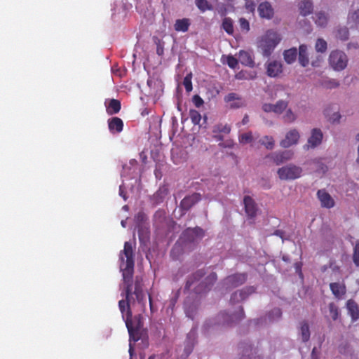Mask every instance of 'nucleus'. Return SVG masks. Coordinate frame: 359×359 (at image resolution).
Masks as SVG:
<instances>
[{
    "label": "nucleus",
    "instance_id": "29",
    "mask_svg": "<svg viewBox=\"0 0 359 359\" xmlns=\"http://www.w3.org/2000/svg\"><path fill=\"white\" fill-rule=\"evenodd\" d=\"M190 25L191 22L189 18L178 19L174 24V28L177 32H186L189 30Z\"/></svg>",
    "mask_w": 359,
    "mask_h": 359
},
{
    "label": "nucleus",
    "instance_id": "55",
    "mask_svg": "<svg viewBox=\"0 0 359 359\" xmlns=\"http://www.w3.org/2000/svg\"><path fill=\"white\" fill-rule=\"evenodd\" d=\"M245 8L248 10L253 11L255 10V4L253 2L252 0L247 1L245 2Z\"/></svg>",
    "mask_w": 359,
    "mask_h": 359
},
{
    "label": "nucleus",
    "instance_id": "44",
    "mask_svg": "<svg viewBox=\"0 0 359 359\" xmlns=\"http://www.w3.org/2000/svg\"><path fill=\"white\" fill-rule=\"evenodd\" d=\"M329 311L332 318L336 320L339 316V310L337 306L334 303L329 304Z\"/></svg>",
    "mask_w": 359,
    "mask_h": 359
},
{
    "label": "nucleus",
    "instance_id": "49",
    "mask_svg": "<svg viewBox=\"0 0 359 359\" xmlns=\"http://www.w3.org/2000/svg\"><path fill=\"white\" fill-rule=\"evenodd\" d=\"M239 25L240 27L243 31L248 32L250 30V23L249 22L244 18H241L239 19Z\"/></svg>",
    "mask_w": 359,
    "mask_h": 359
},
{
    "label": "nucleus",
    "instance_id": "53",
    "mask_svg": "<svg viewBox=\"0 0 359 359\" xmlns=\"http://www.w3.org/2000/svg\"><path fill=\"white\" fill-rule=\"evenodd\" d=\"M328 267L331 269L334 272L340 273V267L336 264L334 261H330Z\"/></svg>",
    "mask_w": 359,
    "mask_h": 359
},
{
    "label": "nucleus",
    "instance_id": "17",
    "mask_svg": "<svg viewBox=\"0 0 359 359\" xmlns=\"http://www.w3.org/2000/svg\"><path fill=\"white\" fill-rule=\"evenodd\" d=\"M294 153L290 150L274 152L270 157L276 165H280L292 158Z\"/></svg>",
    "mask_w": 359,
    "mask_h": 359
},
{
    "label": "nucleus",
    "instance_id": "18",
    "mask_svg": "<svg viewBox=\"0 0 359 359\" xmlns=\"http://www.w3.org/2000/svg\"><path fill=\"white\" fill-rule=\"evenodd\" d=\"M259 15L262 18H266L267 20L271 19L274 15V11L271 5V4L268 1H264L258 6L257 8Z\"/></svg>",
    "mask_w": 359,
    "mask_h": 359
},
{
    "label": "nucleus",
    "instance_id": "54",
    "mask_svg": "<svg viewBox=\"0 0 359 359\" xmlns=\"http://www.w3.org/2000/svg\"><path fill=\"white\" fill-rule=\"evenodd\" d=\"M351 18L355 23L359 22V9L351 14Z\"/></svg>",
    "mask_w": 359,
    "mask_h": 359
},
{
    "label": "nucleus",
    "instance_id": "27",
    "mask_svg": "<svg viewBox=\"0 0 359 359\" xmlns=\"http://www.w3.org/2000/svg\"><path fill=\"white\" fill-rule=\"evenodd\" d=\"M298 60L299 64L305 67L309 63V59L307 54V46L302 44L299 47Z\"/></svg>",
    "mask_w": 359,
    "mask_h": 359
},
{
    "label": "nucleus",
    "instance_id": "36",
    "mask_svg": "<svg viewBox=\"0 0 359 359\" xmlns=\"http://www.w3.org/2000/svg\"><path fill=\"white\" fill-rule=\"evenodd\" d=\"M195 4L201 12L212 9V6L207 0H195Z\"/></svg>",
    "mask_w": 359,
    "mask_h": 359
},
{
    "label": "nucleus",
    "instance_id": "48",
    "mask_svg": "<svg viewBox=\"0 0 359 359\" xmlns=\"http://www.w3.org/2000/svg\"><path fill=\"white\" fill-rule=\"evenodd\" d=\"M224 102H226V103H229L232 101H234V100H238V101H241V97L235 93H229L227 94L224 98Z\"/></svg>",
    "mask_w": 359,
    "mask_h": 359
},
{
    "label": "nucleus",
    "instance_id": "35",
    "mask_svg": "<svg viewBox=\"0 0 359 359\" xmlns=\"http://www.w3.org/2000/svg\"><path fill=\"white\" fill-rule=\"evenodd\" d=\"M231 132V127L228 124L219 123L214 126L212 128L213 133L229 134Z\"/></svg>",
    "mask_w": 359,
    "mask_h": 359
},
{
    "label": "nucleus",
    "instance_id": "64",
    "mask_svg": "<svg viewBox=\"0 0 359 359\" xmlns=\"http://www.w3.org/2000/svg\"><path fill=\"white\" fill-rule=\"evenodd\" d=\"M248 121H249L248 116V115H245V116L243 117V120H242V123H243V125H245V124H247V123H248Z\"/></svg>",
    "mask_w": 359,
    "mask_h": 359
},
{
    "label": "nucleus",
    "instance_id": "62",
    "mask_svg": "<svg viewBox=\"0 0 359 359\" xmlns=\"http://www.w3.org/2000/svg\"><path fill=\"white\" fill-rule=\"evenodd\" d=\"M316 351V348L314 347L311 352V359H318Z\"/></svg>",
    "mask_w": 359,
    "mask_h": 359
},
{
    "label": "nucleus",
    "instance_id": "60",
    "mask_svg": "<svg viewBox=\"0 0 359 359\" xmlns=\"http://www.w3.org/2000/svg\"><path fill=\"white\" fill-rule=\"evenodd\" d=\"M156 53L158 55H161L163 53V48L161 46H158L156 48Z\"/></svg>",
    "mask_w": 359,
    "mask_h": 359
},
{
    "label": "nucleus",
    "instance_id": "7",
    "mask_svg": "<svg viewBox=\"0 0 359 359\" xmlns=\"http://www.w3.org/2000/svg\"><path fill=\"white\" fill-rule=\"evenodd\" d=\"M201 200V195L199 193H193L186 196L180 202L179 208L181 210V215L186 214L192 207Z\"/></svg>",
    "mask_w": 359,
    "mask_h": 359
},
{
    "label": "nucleus",
    "instance_id": "10",
    "mask_svg": "<svg viewBox=\"0 0 359 359\" xmlns=\"http://www.w3.org/2000/svg\"><path fill=\"white\" fill-rule=\"evenodd\" d=\"M238 348L241 356L239 359H261L257 355L256 348H253L251 344L242 342L239 344Z\"/></svg>",
    "mask_w": 359,
    "mask_h": 359
},
{
    "label": "nucleus",
    "instance_id": "23",
    "mask_svg": "<svg viewBox=\"0 0 359 359\" xmlns=\"http://www.w3.org/2000/svg\"><path fill=\"white\" fill-rule=\"evenodd\" d=\"M283 72V66L280 62L272 61L267 65L266 74L270 77L278 76Z\"/></svg>",
    "mask_w": 359,
    "mask_h": 359
},
{
    "label": "nucleus",
    "instance_id": "34",
    "mask_svg": "<svg viewBox=\"0 0 359 359\" xmlns=\"http://www.w3.org/2000/svg\"><path fill=\"white\" fill-rule=\"evenodd\" d=\"M336 37L343 41H347L349 38V30L346 27H339L337 30Z\"/></svg>",
    "mask_w": 359,
    "mask_h": 359
},
{
    "label": "nucleus",
    "instance_id": "43",
    "mask_svg": "<svg viewBox=\"0 0 359 359\" xmlns=\"http://www.w3.org/2000/svg\"><path fill=\"white\" fill-rule=\"evenodd\" d=\"M282 316V311L278 308H275L271 310L269 313V318L270 320L279 319Z\"/></svg>",
    "mask_w": 359,
    "mask_h": 359
},
{
    "label": "nucleus",
    "instance_id": "61",
    "mask_svg": "<svg viewBox=\"0 0 359 359\" xmlns=\"http://www.w3.org/2000/svg\"><path fill=\"white\" fill-rule=\"evenodd\" d=\"M243 104L241 103V102H235V103H233L231 104V108H239L241 107H242Z\"/></svg>",
    "mask_w": 359,
    "mask_h": 359
},
{
    "label": "nucleus",
    "instance_id": "1",
    "mask_svg": "<svg viewBox=\"0 0 359 359\" xmlns=\"http://www.w3.org/2000/svg\"><path fill=\"white\" fill-rule=\"evenodd\" d=\"M134 256L132 244L129 242H126L123 250L120 252V269L122 271L126 299L118 302V307L124 320L128 311H131L130 304L133 294L135 295L137 302L142 304L143 307L145 306L146 304L145 294L142 289V278L137 276L134 285L133 283L135 265Z\"/></svg>",
    "mask_w": 359,
    "mask_h": 359
},
{
    "label": "nucleus",
    "instance_id": "46",
    "mask_svg": "<svg viewBox=\"0 0 359 359\" xmlns=\"http://www.w3.org/2000/svg\"><path fill=\"white\" fill-rule=\"evenodd\" d=\"M353 261L357 266H359V241L356 242L353 248Z\"/></svg>",
    "mask_w": 359,
    "mask_h": 359
},
{
    "label": "nucleus",
    "instance_id": "8",
    "mask_svg": "<svg viewBox=\"0 0 359 359\" xmlns=\"http://www.w3.org/2000/svg\"><path fill=\"white\" fill-rule=\"evenodd\" d=\"M247 280V274L243 273H235L227 276L223 282L226 289L230 290L232 288L237 287L245 283Z\"/></svg>",
    "mask_w": 359,
    "mask_h": 359
},
{
    "label": "nucleus",
    "instance_id": "22",
    "mask_svg": "<svg viewBox=\"0 0 359 359\" xmlns=\"http://www.w3.org/2000/svg\"><path fill=\"white\" fill-rule=\"evenodd\" d=\"M108 128L111 133H120L123 129V122L117 116L108 119Z\"/></svg>",
    "mask_w": 359,
    "mask_h": 359
},
{
    "label": "nucleus",
    "instance_id": "11",
    "mask_svg": "<svg viewBox=\"0 0 359 359\" xmlns=\"http://www.w3.org/2000/svg\"><path fill=\"white\" fill-rule=\"evenodd\" d=\"M147 219V217L143 212H139L135 216V221L138 224V236L140 241L147 239L149 236V228L143 226V223Z\"/></svg>",
    "mask_w": 359,
    "mask_h": 359
},
{
    "label": "nucleus",
    "instance_id": "33",
    "mask_svg": "<svg viewBox=\"0 0 359 359\" xmlns=\"http://www.w3.org/2000/svg\"><path fill=\"white\" fill-rule=\"evenodd\" d=\"M300 330L302 341L304 342L308 341L310 339V330L309 324L306 321L302 323Z\"/></svg>",
    "mask_w": 359,
    "mask_h": 359
},
{
    "label": "nucleus",
    "instance_id": "41",
    "mask_svg": "<svg viewBox=\"0 0 359 359\" xmlns=\"http://www.w3.org/2000/svg\"><path fill=\"white\" fill-rule=\"evenodd\" d=\"M191 79L192 74L189 73L186 75L183 81V85L188 93L191 92L193 89Z\"/></svg>",
    "mask_w": 359,
    "mask_h": 359
},
{
    "label": "nucleus",
    "instance_id": "24",
    "mask_svg": "<svg viewBox=\"0 0 359 359\" xmlns=\"http://www.w3.org/2000/svg\"><path fill=\"white\" fill-rule=\"evenodd\" d=\"M330 288L334 296L337 299H341L346 292L344 283H331L330 284Z\"/></svg>",
    "mask_w": 359,
    "mask_h": 359
},
{
    "label": "nucleus",
    "instance_id": "15",
    "mask_svg": "<svg viewBox=\"0 0 359 359\" xmlns=\"http://www.w3.org/2000/svg\"><path fill=\"white\" fill-rule=\"evenodd\" d=\"M317 197L323 208L330 209L335 205L334 200L325 189L318 190Z\"/></svg>",
    "mask_w": 359,
    "mask_h": 359
},
{
    "label": "nucleus",
    "instance_id": "63",
    "mask_svg": "<svg viewBox=\"0 0 359 359\" xmlns=\"http://www.w3.org/2000/svg\"><path fill=\"white\" fill-rule=\"evenodd\" d=\"M301 268H302V264L300 263L295 264L296 271H297V272L299 271L300 274H302Z\"/></svg>",
    "mask_w": 359,
    "mask_h": 359
},
{
    "label": "nucleus",
    "instance_id": "52",
    "mask_svg": "<svg viewBox=\"0 0 359 359\" xmlns=\"http://www.w3.org/2000/svg\"><path fill=\"white\" fill-rule=\"evenodd\" d=\"M262 109L265 112H274L273 104L265 103L262 105Z\"/></svg>",
    "mask_w": 359,
    "mask_h": 359
},
{
    "label": "nucleus",
    "instance_id": "14",
    "mask_svg": "<svg viewBox=\"0 0 359 359\" xmlns=\"http://www.w3.org/2000/svg\"><path fill=\"white\" fill-rule=\"evenodd\" d=\"M299 137V133L296 129L290 130L286 133L285 139L280 141V145L283 148H288L297 144Z\"/></svg>",
    "mask_w": 359,
    "mask_h": 359
},
{
    "label": "nucleus",
    "instance_id": "42",
    "mask_svg": "<svg viewBox=\"0 0 359 359\" xmlns=\"http://www.w3.org/2000/svg\"><path fill=\"white\" fill-rule=\"evenodd\" d=\"M239 142L241 144H248L252 141L253 136L252 132L245 133L239 136Z\"/></svg>",
    "mask_w": 359,
    "mask_h": 359
},
{
    "label": "nucleus",
    "instance_id": "3",
    "mask_svg": "<svg viewBox=\"0 0 359 359\" xmlns=\"http://www.w3.org/2000/svg\"><path fill=\"white\" fill-rule=\"evenodd\" d=\"M125 323L130 341H133V343L139 341L142 338V334L143 323L142 321V316L138 315L133 318L132 311H128Z\"/></svg>",
    "mask_w": 359,
    "mask_h": 359
},
{
    "label": "nucleus",
    "instance_id": "47",
    "mask_svg": "<svg viewBox=\"0 0 359 359\" xmlns=\"http://www.w3.org/2000/svg\"><path fill=\"white\" fill-rule=\"evenodd\" d=\"M238 58H236L232 55H228L226 57V64L231 69H235L238 64Z\"/></svg>",
    "mask_w": 359,
    "mask_h": 359
},
{
    "label": "nucleus",
    "instance_id": "40",
    "mask_svg": "<svg viewBox=\"0 0 359 359\" xmlns=\"http://www.w3.org/2000/svg\"><path fill=\"white\" fill-rule=\"evenodd\" d=\"M189 117L193 124L198 125L200 123L201 115L197 110L191 109L189 111Z\"/></svg>",
    "mask_w": 359,
    "mask_h": 359
},
{
    "label": "nucleus",
    "instance_id": "45",
    "mask_svg": "<svg viewBox=\"0 0 359 359\" xmlns=\"http://www.w3.org/2000/svg\"><path fill=\"white\" fill-rule=\"evenodd\" d=\"M283 119L285 122L292 123L295 121L296 115L292 112V111L289 109L286 111L285 114L283 116Z\"/></svg>",
    "mask_w": 359,
    "mask_h": 359
},
{
    "label": "nucleus",
    "instance_id": "32",
    "mask_svg": "<svg viewBox=\"0 0 359 359\" xmlns=\"http://www.w3.org/2000/svg\"><path fill=\"white\" fill-rule=\"evenodd\" d=\"M316 18L315 22L318 26L325 27L327 25L328 17L325 12L320 11L317 13L316 15Z\"/></svg>",
    "mask_w": 359,
    "mask_h": 359
},
{
    "label": "nucleus",
    "instance_id": "21",
    "mask_svg": "<svg viewBox=\"0 0 359 359\" xmlns=\"http://www.w3.org/2000/svg\"><path fill=\"white\" fill-rule=\"evenodd\" d=\"M104 105L109 115L118 114L121 108V102L116 99H107Z\"/></svg>",
    "mask_w": 359,
    "mask_h": 359
},
{
    "label": "nucleus",
    "instance_id": "12",
    "mask_svg": "<svg viewBox=\"0 0 359 359\" xmlns=\"http://www.w3.org/2000/svg\"><path fill=\"white\" fill-rule=\"evenodd\" d=\"M255 292V288L253 286L245 287L241 290L234 292L231 296L230 302L232 304L241 302L246 299Z\"/></svg>",
    "mask_w": 359,
    "mask_h": 359
},
{
    "label": "nucleus",
    "instance_id": "57",
    "mask_svg": "<svg viewBox=\"0 0 359 359\" xmlns=\"http://www.w3.org/2000/svg\"><path fill=\"white\" fill-rule=\"evenodd\" d=\"M236 77L238 79H243V78L253 79L255 77V75H250L249 76H244L243 75V72H239L238 74H236Z\"/></svg>",
    "mask_w": 359,
    "mask_h": 359
},
{
    "label": "nucleus",
    "instance_id": "31",
    "mask_svg": "<svg viewBox=\"0 0 359 359\" xmlns=\"http://www.w3.org/2000/svg\"><path fill=\"white\" fill-rule=\"evenodd\" d=\"M222 29L229 35H232L234 32L233 20L230 18H224L222 24Z\"/></svg>",
    "mask_w": 359,
    "mask_h": 359
},
{
    "label": "nucleus",
    "instance_id": "25",
    "mask_svg": "<svg viewBox=\"0 0 359 359\" xmlns=\"http://www.w3.org/2000/svg\"><path fill=\"white\" fill-rule=\"evenodd\" d=\"M204 275L205 273L203 270H198L193 273L188 278L184 287V290L189 291L191 290V287L194 286V284L198 281Z\"/></svg>",
    "mask_w": 359,
    "mask_h": 359
},
{
    "label": "nucleus",
    "instance_id": "20",
    "mask_svg": "<svg viewBox=\"0 0 359 359\" xmlns=\"http://www.w3.org/2000/svg\"><path fill=\"white\" fill-rule=\"evenodd\" d=\"M238 60L243 65L247 67H254L255 65L254 56L251 51L240 50L238 53Z\"/></svg>",
    "mask_w": 359,
    "mask_h": 359
},
{
    "label": "nucleus",
    "instance_id": "39",
    "mask_svg": "<svg viewBox=\"0 0 359 359\" xmlns=\"http://www.w3.org/2000/svg\"><path fill=\"white\" fill-rule=\"evenodd\" d=\"M274 105V113L281 114L287 107L288 102L284 100H278Z\"/></svg>",
    "mask_w": 359,
    "mask_h": 359
},
{
    "label": "nucleus",
    "instance_id": "37",
    "mask_svg": "<svg viewBox=\"0 0 359 359\" xmlns=\"http://www.w3.org/2000/svg\"><path fill=\"white\" fill-rule=\"evenodd\" d=\"M259 142L264 145L267 149H273L275 145V141L271 136L266 135L262 140H259Z\"/></svg>",
    "mask_w": 359,
    "mask_h": 359
},
{
    "label": "nucleus",
    "instance_id": "56",
    "mask_svg": "<svg viewBox=\"0 0 359 359\" xmlns=\"http://www.w3.org/2000/svg\"><path fill=\"white\" fill-rule=\"evenodd\" d=\"M341 118V115L338 113H334L331 117H330V121L332 123L339 122V119Z\"/></svg>",
    "mask_w": 359,
    "mask_h": 359
},
{
    "label": "nucleus",
    "instance_id": "13",
    "mask_svg": "<svg viewBox=\"0 0 359 359\" xmlns=\"http://www.w3.org/2000/svg\"><path fill=\"white\" fill-rule=\"evenodd\" d=\"M217 279V276L216 273L212 272L208 276L206 277L205 281L200 283L196 287H194V290L196 294H201L203 292H206L210 290L211 286L216 282Z\"/></svg>",
    "mask_w": 359,
    "mask_h": 359
},
{
    "label": "nucleus",
    "instance_id": "2",
    "mask_svg": "<svg viewBox=\"0 0 359 359\" xmlns=\"http://www.w3.org/2000/svg\"><path fill=\"white\" fill-rule=\"evenodd\" d=\"M280 40V36L276 31L269 29L257 39V46L261 50L263 56L268 57Z\"/></svg>",
    "mask_w": 359,
    "mask_h": 359
},
{
    "label": "nucleus",
    "instance_id": "28",
    "mask_svg": "<svg viewBox=\"0 0 359 359\" xmlns=\"http://www.w3.org/2000/svg\"><path fill=\"white\" fill-rule=\"evenodd\" d=\"M299 8L302 15L307 16L313 13V2L311 0H303L299 3Z\"/></svg>",
    "mask_w": 359,
    "mask_h": 359
},
{
    "label": "nucleus",
    "instance_id": "51",
    "mask_svg": "<svg viewBox=\"0 0 359 359\" xmlns=\"http://www.w3.org/2000/svg\"><path fill=\"white\" fill-rule=\"evenodd\" d=\"M192 100L194 105L198 108L201 107L204 103L203 100L198 95H194Z\"/></svg>",
    "mask_w": 359,
    "mask_h": 359
},
{
    "label": "nucleus",
    "instance_id": "26",
    "mask_svg": "<svg viewBox=\"0 0 359 359\" xmlns=\"http://www.w3.org/2000/svg\"><path fill=\"white\" fill-rule=\"evenodd\" d=\"M346 306L352 320H357L359 318V308L358 304L354 300L348 299L346 302Z\"/></svg>",
    "mask_w": 359,
    "mask_h": 359
},
{
    "label": "nucleus",
    "instance_id": "16",
    "mask_svg": "<svg viewBox=\"0 0 359 359\" xmlns=\"http://www.w3.org/2000/svg\"><path fill=\"white\" fill-rule=\"evenodd\" d=\"M243 204L245 212L248 217L250 219H254L256 217L257 212L258 210L257 205L254 199L249 196H245L243 198Z\"/></svg>",
    "mask_w": 359,
    "mask_h": 359
},
{
    "label": "nucleus",
    "instance_id": "58",
    "mask_svg": "<svg viewBox=\"0 0 359 359\" xmlns=\"http://www.w3.org/2000/svg\"><path fill=\"white\" fill-rule=\"evenodd\" d=\"M132 341H130V344H129V350H128V352H129V354H130V358L132 359L133 355H134V352H135V350H134V344H132Z\"/></svg>",
    "mask_w": 359,
    "mask_h": 359
},
{
    "label": "nucleus",
    "instance_id": "6",
    "mask_svg": "<svg viewBox=\"0 0 359 359\" xmlns=\"http://www.w3.org/2000/svg\"><path fill=\"white\" fill-rule=\"evenodd\" d=\"M245 317L243 308L239 307L238 311L236 313L229 315L226 312L220 313L217 316L218 323L222 326H231L233 323L241 320Z\"/></svg>",
    "mask_w": 359,
    "mask_h": 359
},
{
    "label": "nucleus",
    "instance_id": "5",
    "mask_svg": "<svg viewBox=\"0 0 359 359\" xmlns=\"http://www.w3.org/2000/svg\"><path fill=\"white\" fill-rule=\"evenodd\" d=\"M302 168L294 164H289L280 168L277 174L281 180H293L301 177Z\"/></svg>",
    "mask_w": 359,
    "mask_h": 359
},
{
    "label": "nucleus",
    "instance_id": "59",
    "mask_svg": "<svg viewBox=\"0 0 359 359\" xmlns=\"http://www.w3.org/2000/svg\"><path fill=\"white\" fill-rule=\"evenodd\" d=\"M214 138L217 141H222L224 140V137L220 133H214Z\"/></svg>",
    "mask_w": 359,
    "mask_h": 359
},
{
    "label": "nucleus",
    "instance_id": "9",
    "mask_svg": "<svg viewBox=\"0 0 359 359\" xmlns=\"http://www.w3.org/2000/svg\"><path fill=\"white\" fill-rule=\"evenodd\" d=\"M205 232L201 227L187 228L182 233V238L184 241L194 243L203 238Z\"/></svg>",
    "mask_w": 359,
    "mask_h": 359
},
{
    "label": "nucleus",
    "instance_id": "50",
    "mask_svg": "<svg viewBox=\"0 0 359 359\" xmlns=\"http://www.w3.org/2000/svg\"><path fill=\"white\" fill-rule=\"evenodd\" d=\"M323 86L327 88H334L337 87L339 84L335 79H327L323 83Z\"/></svg>",
    "mask_w": 359,
    "mask_h": 359
},
{
    "label": "nucleus",
    "instance_id": "4",
    "mask_svg": "<svg viewBox=\"0 0 359 359\" xmlns=\"http://www.w3.org/2000/svg\"><path fill=\"white\" fill-rule=\"evenodd\" d=\"M329 64L335 71L344 70L348 64V57L341 50H332L329 56Z\"/></svg>",
    "mask_w": 359,
    "mask_h": 359
},
{
    "label": "nucleus",
    "instance_id": "30",
    "mask_svg": "<svg viewBox=\"0 0 359 359\" xmlns=\"http://www.w3.org/2000/svg\"><path fill=\"white\" fill-rule=\"evenodd\" d=\"M297 56V49L296 48H292L285 50L283 53V57L285 61L287 64H292L295 62Z\"/></svg>",
    "mask_w": 359,
    "mask_h": 359
},
{
    "label": "nucleus",
    "instance_id": "38",
    "mask_svg": "<svg viewBox=\"0 0 359 359\" xmlns=\"http://www.w3.org/2000/svg\"><path fill=\"white\" fill-rule=\"evenodd\" d=\"M315 48L317 52L325 53L327 48L326 41L323 39H318L315 44Z\"/></svg>",
    "mask_w": 359,
    "mask_h": 359
},
{
    "label": "nucleus",
    "instance_id": "19",
    "mask_svg": "<svg viewBox=\"0 0 359 359\" xmlns=\"http://www.w3.org/2000/svg\"><path fill=\"white\" fill-rule=\"evenodd\" d=\"M323 133L318 128H313L311 131V137L308 139L307 148H315L321 144L323 140Z\"/></svg>",
    "mask_w": 359,
    "mask_h": 359
}]
</instances>
